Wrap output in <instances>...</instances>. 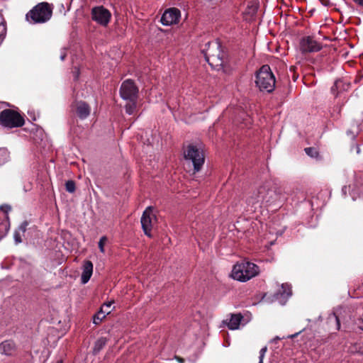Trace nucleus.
<instances>
[{
  "label": "nucleus",
  "instance_id": "nucleus-15",
  "mask_svg": "<svg viewBox=\"0 0 363 363\" xmlns=\"http://www.w3.org/2000/svg\"><path fill=\"white\" fill-rule=\"evenodd\" d=\"M0 208H2V207H0ZM10 223L7 212H0V240L6 235Z\"/></svg>",
  "mask_w": 363,
  "mask_h": 363
},
{
  "label": "nucleus",
  "instance_id": "nucleus-3",
  "mask_svg": "<svg viewBox=\"0 0 363 363\" xmlns=\"http://www.w3.org/2000/svg\"><path fill=\"white\" fill-rule=\"evenodd\" d=\"M259 267L248 261H242L234 265L231 277L239 281L245 282L259 274Z\"/></svg>",
  "mask_w": 363,
  "mask_h": 363
},
{
  "label": "nucleus",
  "instance_id": "nucleus-31",
  "mask_svg": "<svg viewBox=\"0 0 363 363\" xmlns=\"http://www.w3.org/2000/svg\"><path fill=\"white\" fill-rule=\"evenodd\" d=\"M67 56L66 49L62 48L61 50L60 60H64Z\"/></svg>",
  "mask_w": 363,
  "mask_h": 363
},
{
  "label": "nucleus",
  "instance_id": "nucleus-32",
  "mask_svg": "<svg viewBox=\"0 0 363 363\" xmlns=\"http://www.w3.org/2000/svg\"><path fill=\"white\" fill-rule=\"evenodd\" d=\"M353 148H354V149H355V151H356V153H357V154H358V155H359V154L360 153V151H361V150H360V147H359V146L357 144L354 145V146H352V150Z\"/></svg>",
  "mask_w": 363,
  "mask_h": 363
},
{
  "label": "nucleus",
  "instance_id": "nucleus-22",
  "mask_svg": "<svg viewBox=\"0 0 363 363\" xmlns=\"http://www.w3.org/2000/svg\"><path fill=\"white\" fill-rule=\"evenodd\" d=\"M137 106V100L128 101V102L125 106V109L126 113L128 115H132L134 113Z\"/></svg>",
  "mask_w": 363,
  "mask_h": 363
},
{
  "label": "nucleus",
  "instance_id": "nucleus-19",
  "mask_svg": "<svg viewBox=\"0 0 363 363\" xmlns=\"http://www.w3.org/2000/svg\"><path fill=\"white\" fill-rule=\"evenodd\" d=\"M111 313V311L104 310L101 308L100 310L94 315L93 323L95 325H99L101 320L106 317V314L108 315Z\"/></svg>",
  "mask_w": 363,
  "mask_h": 363
},
{
  "label": "nucleus",
  "instance_id": "nucleus-36",
  "mask_svg": "<svg viewBox=\"0 0 363 363\" xmlns=\"http://www.w3.org/2000/svg\"><path fill=\"white\" fill-rule=\"evenodd\" d=\"M346 189H347V186H343L342 189V191L344 194H346Z\"/></svg>",
  "mask_w": 363,
  "mask_h": 363
},
{
  "label": "nucleus",
  "instance_id": "nucleus-23",
  "mask_svg": "<svg viewBox=\"0 0 363 363\" xmlns=\"http://www.w3.org/2000/svg\"><path fill=\"white\" fill-rule=\"evenodd\" d=\"M9 157V153L6 148H0V165L4 164Z\"/></svg>",
  "mask_w": 363,
  "mask_h": 363
},
{
  "label": "nucleus",
  "instance_id": "nucleus-7",
  "mask_svg": "<svg viewBox=\"0 0 363 363\" xmlns=\"http://www.w3.org/2000/svg\"><path fill=\"white\" fill-rule=\"evenodd\" d=\"M24 123L23 118L17 111L5 109L0 113V125L4 128H18L23 126Z\"/></svg>",
  "mask_w": 363,
  "mask_h": 363
},
{
  "label": "nucleus",
  "instance_id": "nucleus-26",
  "mask_svg": "<svg viewBox=\"0 0 363 363\" xmlns=\"http://www.w3.org/2000/svg\"><path fill=\"white\" fill-rule=\"evenodd\" d=\"M107 240V238L106 236H102L99 242V247L101 252H104V245Z\"/></svg>",
  "mask_w": 363,
  "mask_h": 363
},
{
  "label": "nucleus",
  "instance_id": "nucleus-39",
  "mask_svg": "<svg viewBox=\"0 0 363 363\" xmlns=\"http://www.w3.org/2000/svg\"><path fill=\"white\" fill-rule=\"evenodd\" d=\"M78 77H79V73L77 72V74L75 75V79H77Z\"/></svg>",
  "mask_w": 363,
  "mask_h": 363
},
{
  "label": "nucleus",
  "instance_id": "nucleus-38",
  "mask_svg": "<svg viewBox=\"0 0 363 363\" xmlns=\"http://www.w3.org/2000/svg\"><path fill=\"white\" fill-rule=\"evenodd\" d=\"M178 359H179V361L181 363H183V362H184V360H183L182 358H179Z\"/></svg>",
  "mask_w": 363,
  "mask_h": 363
},
{
  "label": "nucleus",
  "instance_id": "nucleus-35",
  "mask_svg": "<svg viewBox=\"0 0 363 363\" xmlns=\"http://www.w3.org/2000/svg\"><path fill=\"white\" fill-rule=\"evenodd\" d=\"M300 333H301V331L298 332V333H295L294 335H289L288 337L293 339V338L296 337Z\"/></svg>",
  "mask_w": 363,
  "mask_h": 363
},
{
  "label": "nucleus",
  "instance_id": "nucleus-14",
  "mask_svg": "<svg viewBox=\"0 0 363 363\" xmlns=\"http://www.w3.org/2000/svg\"><path fill=\"white\" fill-rule=\"evenodd\" d=\"M75 112L77 116L81 119H86L91 113L90 106L83 101L76 102Z\"/></svg>",
  "mask_w": 363,
  "mask_h": 363
},
{
  "label": "nucleus",
  "instance_id": "nucleus-5",
  "mask_svg": "<svg viewBox=\"0 0 363 363\" xmlns=\"http://www.w3.org/2000/svg\"><path fill=\"white\" fill-rule=\"evenodd\" d=\"M255 83L257 86L262 91L271 93L274 91L276 80L268 65L262 66L257 72Z\"/></svg>",
  "mask_w": 363,
  "mask_h": 363
},
{
  "label": "nucleus",
  "instance_id": "nucleus-28",
  "mask_svg": "<svg viewBox=\"0 0 363 363\" xmlns=\"http://www.w3.org/2000/svg\"><path fill=\"white\" fill-rule=\"evenodd\" d=\"M28 225V222L25 220L19 225L18 229L17 230L21 232L23 235L26 231Z\"/></svg>",
  "mask_w": 363,
  "mask_h": 363
},
{
  "label": "nucleus",
  "instance_id": "nucleus-29",
  "mask_svg": "<svg viewBox=\"0 0 363 363\" xmlns=\"http://www.w3.org/2000/svg\"><path fill=\"white\" fill-rule=\"evenodd\" d=\"M267 346L262 347L259 351V362L258 363H263V359L265 356V354L267 352Z\"/></svg>",
  "mask_w": 363,
  "mask_h": 363
},
{
  "label": "nucleus",
  "instance_id": "nucleus-24",
  "mask_svg": "<svg viewBox=\"0 0 363 363\" xmlns=\"http://www.w3.org/2000/svg\"><path fill=\"white\" fill-rule=\"evenodd\" d=\"M66 191L69 193H74L76 190L75 182L73 180H68L65 183Z\"/></svg>",
  "mask_w": 363,
  "mask_h": 363
},
{
  "label": "nucleus",
  "instance_id": "nucleus-10",
  "mask_svg": "<svg viewBox=\"0 0 363 363\" xmlns=\"http://www.w3.org/2000/svg\"><path fill=\"white\" fill-rule=\"evenodd\" d=\"M91 14L92 20L103 26H106L111 18V12L103 6L92 8Z\"/></svg>",
  "mask_w": 363,
  "mask_h": 363
},
{
  "label": "nucleus",
  "instance_id": "nucleus-4",
  "mask_svg": "<svg viewBox=\"0 0 363 363\" xmlns=\"http://www.w3.org/2000/svg\"><path fill=\"white\" fill-rule=\"evenodd\" d=\"M206 48L202 50L206 60L209 65L217 68L223 66L224 63V53L221 50V45L218 41L208 42L206 44Z\"/></svg>",
  "mask_w": 363,
  "mask_h": 363
},
{
  "label": "nucleus",
  "instance_id": "nucleus-33",
  "mask_svg": "<svg viewBox=\"0 0 363 363\" xmlns=\"http://www.w3.org/2000/svg\"><path fill=\"white\" fill-rule=\"evenodd\" d=\"M333 316H334V318L335 319V321L337 323V330H340V320H339L338 317L337 315H335V314H333Z\"/></svg>",
  "mask_w": 363,
  "mask_h": 363
},
{
  "label": "nucleus",
  "instance_id": "nucleus-1",
  "mask_svg": "<svg viewBox=\"0 0 363 363\" xmlns=\"http://www.w3.org/2000/svg\"><path fill=\"white\" fill-rule=\"evenodd\" d=\"M286 199L285 193L281 187L267 189L264 186H261L247 199V202L252 205L258 203H266L271 205L278 201L282 202Z\"/></svg>",
  "mask_w": 363,
  "mask_h": 363
},
{
  "label": "nucleus",
  "instance_id": "nucleus-16",
  "mask_svg": "<svg viewBox=\"0 0 363 363\" xmlns=\"http://www.w3.org/2000/svg\"><path fill=\"white\" fill-rule=\"evenodd\" d=\"M82 273L81 275V282L84 284H86L93 273V264L91 261L86 260L84 262L82 267Z\"/></svg>",
  "mask_w": 363,
  "mask_h": 363
},
{
  "label": "nucleus",
  "instance_id": "nucleus-6",
  "mask_svg": "<svg viewBox=\"0 0 363 363\" xmlns=\"http://www.w3.org/2000/svg\"><path fill=\"white\" fill-rule=\"evenodd\" d=\"M184 154L185 160L192 164L194 172H199L205 161L203 151L195 145H189Z\"/></svg>",
  "mask_w": 363,
  "mask_h": 363
},
{
  "label": "nucleus",
  "instance_id": "nucleus-18",
  "mask_svg": "<svg viewBox=\"0 0 363 363\" xmlns=\"http://www.w3.org/2000/svg\"><path fill=\"white\" fill-rule=\"evenodd\" d=\"M242 319L241 314H232L230 319L228 323V327L230 330H236L239 328L240 322Z\"/></svg>",
  "mask_w": 363,
  "mask_h": 363
},
{
  "label": "nucleus",
  "instance_id": "nucleus-21",
  "mask_svg": "<svg viewBox=\"0 0 363 363\" xmlns=\"http://www.w3.org/2000/svg\"><path fill=\"white\" fill-rule=\"evenodd\" d=\"M277 294H279L281 296L284 298H289L292 294L291 285L286 283L282 284L281 288Z\"/></svg>",
  "mask_w": 363,
  "mask_h": 363
},
{
  "label": "nucleus",
  "instance_id": "nucleus-40",
  "mask_svg": "<svg viewBox=\"0 0 363 363\" xmlns=\"http://www.w3.org/2000/svg\"><path fill=\"white\" fill-rule=\"evenodd\" d=\"M359 330L363 331V325L362 326H359Z\"/></svg>",
  "mask_w": 363,
  "mask_h": 363
},
{
  "label": "nucleus",
  "instance_id": "nucleus-2",
  "mask_svg": "<svg viewBox=\"0 0 363 363\" xmlns=\"http://www.w3.org/2000/svg\"><path fill=\"white\" fill-rule=\"evenodd\" d=\"M52 14V6L47 2H41L27 13L26 18L32 24L44 23L51 18Z\"/></svg>",
  "mask_w": 363,
  "mask_h": 363
},
{
  "label": "nucleus",
  "instance_id": "nucleus-42",
  "mask_svg": "<svg viewBox=\"0 0 363 363\" xmlns=\"http://www.w3.org/2000/svg\"><path fill=\"white\" fill-rule=\"evenodd\" d=\"M6 105L7 106H10V104H9V103H6Z\"/></svg>",
  "mask_w": 363,
  "mask_h": 363
},
{
  "label": "nucleus",
  "instance_id": "nucleus-30",
  "mask_svg": "<svg viewBox=\"0 0 363 363\" xmlns=\"http://www.w3.org/2000/svg\"><path fill=\"white\" fill-rule=\"evenodd\" d=\"M114 303V301H108L107 303H104L101 308H103L104 310L106 311H111L110 308L111 307L112 304Z\"/></svg>",
  "mask_w": 363,
  "mask_h": 363
},
{
  "label": "nucleus",
  "instance_id": "nucleus-34",
  "mask_svg": "<svg viewBox=\"0 0 363 363\" xmlns=\"http://www.w3.org/2000/svg\"><path fill=\"white\" fill-rule=\"evenodd\" d=\"M355 3L359 4V6H363V0H353Z\"/></svg>",
  "mask_w": 363,
  "mask_h": 363
},
{
  "label": "nucleus",
  "instance_id": "nucleus-12",
  "mask_svg": "<svg viewBox=\"0 0 363 363\" xmlns=\"http://www.w3.org/2000/svg\"><path fill=\"white\" fill-rule=\"evenodd\" d=\"M181 16L180 11L177 8L166 10L161 17V23L164 26H171L179 22Z\"/></svg>",
  "mask_w": 363,
  "mask_h": 363
},
{
  "label": "nucleus",
  "instance_id": "nucleus-20",
  "mask_svg": "<svg viewBox=\"0 0 363 363\" xmlns=\"http://www.w3.org/2000/svg\"><path fill=\"white\" fill-rule=\"evenodd\" d=\"M107 340L106 337H100L94 343V346L93 348V353L94 354H98L106 345Z\"/></svg>",
  "mask_w": 363,
  "mask_h": 363
},
{
  "label": "nucleus",
  "instance_id": "nucleus-9",
  "mask_svg": "<svg viewBox=\"0 0 363 363\" xmlns=\"http://www.w3.org/2000/svg\"><path fill=\"white\" fill-rule=\"evenodd\" d=\"M120 96L125 101L137 100L138 89L132 79L125 80L120 87Z\"/></svg>",
  "mask_w": 363,
  "mask_h": 363
},
{
  "label": "nucleus",
  "instance_id": "nucleus-11",
  "mask_svg": "<svg viewBox=\"0 0 363 363\" xmlns=\"http://www.w3.org/2000/svg\"><path fill=\"white\" fill-rule=\"evenodd\" d=\"M300 49L303 53L315 52L320 51L322 49V45L312 37L307 36L301 39Z\"/></svg>",
  "mask_w": 363,
  "mask_h": 363
},
{
  "label": "nucleus",
  "instance_id": "nucleus-17",
  "mask_svg": "<svg viewBox=\"0 0 363 363\" xmlns=\"http://www.w3.org/2000/svg\"><path fill=\"white\" fill-rule=\"evenodd\" d=\"M349 87V84L345 83L341 79H337L335 80L334 84L332 86L330 89L331 93L337 96L339 93H340L342 91H345Z\"/></svg>",
  "mask_w": 363,
  "mask_h": 363
},
{
  "label": "nucleus",
  "instance_id": "nucleus-37",
  "mask_svg": "<svg viewBox=\"0 0 363 363\" xmlns=\"http://www.w3.org/2000/svg\"><path fill=\"white\" fill-rule=\"evenodd\" d=\"M56 363H63L62 359H59L56 362Z\"/></svg>",
  "mask_w": 363,
  "mask_h": 363
},
{
  "label": "nucleus",
  "instance_id": "nucleus-13",
  "mask_svg": "<svg viewBox=\"0 0 363 363\" xmlns=\"http://www.w3.org/2000/svg\"><path fill=\"white\" fill-rule=\"evenodd\" d=\"M17 351V345L12 340H6L0 343V354L6 357H13Z\"/></svg>",
  "mask_w": 363,
  "mask_h": 363
},
{
  "label": "nucleus",
  "instance_id": "nucleus-8",
  "mask_svg": "<svg viewBox=\"0 0 363 363\" xmlns=\"http://www.w3.org/2000/svg\"><path fill=\"white\" fill-rule=\"evenodd\" d=\"M140 223L144 233L147 237L151 238L152 230L157 223V218L155 214L153 213V208L152 206H148L143 211Z\"/></svg>",
  "mask_w": 363,
  "mask_h": 363
},
{
  "label": "nucleus",
  "instance_id": "nucleus-27",
  "mask_svg": "<svg viewBox=\"0 0 363 363\" xmlns=\"http://www.w3.org/2000/svg\"><path fill=\"white\" fill-rule=\"evenodd\" d=\"M22 235H23V234L21 232H19L18 230L15 231V233L13 234V238H14L16 244H18L22 242V239H21Z\"/></svg>",
  "mask_w": 363,
  "mask_h": 363
},
{
  "label": "nucleus",
  "instance_id": "nucleus-25",
  "mask_svg": "<svg viewBox=\"0 0 363 363\" xmlns=\"http://www.w3.org/2000/svg\"><path fill=\"white\" fill-rule=\"evenodd\" d=\"M305 152L311 157H317L318 155V151L314 147H306Z\"/></svg>",
  "mask_w": 363,
  "mask_h": 363
},
{
  "label": "nucleus",
  "instance_id": "nucleus-41",
  "mask_svg": "<svg viewBox=\"0 0 363 363\" xmlns=\"http://www.w3.org/2000/svg\"><path fill=\"white\" fill-rule=\"evenodd\" d=\"M277 340H279V337H277L276 338L274 339V341H276Z\"/></svg>",
  "mask_w": 363,
  "mask_h": 363
}]
</instances>
